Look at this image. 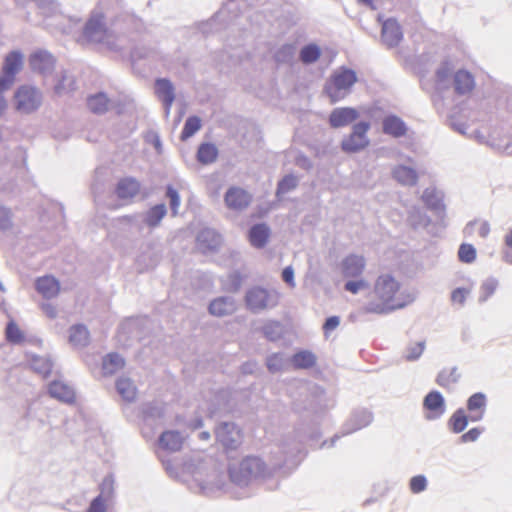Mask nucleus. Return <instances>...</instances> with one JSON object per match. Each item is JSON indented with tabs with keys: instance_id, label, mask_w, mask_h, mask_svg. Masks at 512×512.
<instances>
[{
	"instance_id": "1",
	"label": "nucleus",
	"mask_w": 512,
	"mask_h": 512,
	"mask_svg": "<svg viewBox=\"0 0 512 512\" xmlns=\"http://www.w3.org/2000/svg\"><path fill=\"white\" fill-rule=\"evenodd\" d=\"M400 290V283L391 274L378 276L374 285V293L378 301H369L364 306L366 313L385 315L407 305L400 296H396Z\"/></svg>"
},
{
	"instance_id": "2",
	"label": "nucleus",
	"mask_w": 512,
	"mask_h": 512,
	"mask_svg": "<svg viewBox=\"0 0 512 512\" xmlns=\"http://www.w3.org/2000/svg\"><path fill=\"white\" fill-rule=\"evenodd\" d=\"M230 480L237 486H247L254 478L265 477L268 473L266 463L257 456H247L238 464H229Z\"/></svg>"
},
{
	"instance_id": "3",
	"label": "nucleus",
	"mask_w": 512,
	"mask_h": 512,
	"mask_svg": "<svg viewBox=\"0 0 512 512\" xmlns=\"http://www.w3.org/2000/svg\"><path fill=\"white\" fill-rule=\"evenodd\" d=\"M356 71L346 66L335 70L325 82L323 92L328 96L330 102L335 104L342 100L350 92L352 86L357 82Z\"/></svg>"
},
{
	"instance_id": "4",
	"label": "nucleus",
	"mask_w": 512,
	"mask_h": 512,
	"mask_svg": "<svg viewBox=\"0 0 512 512\" xmlns=\"http://www.w3.org/2000/svg\"><path fill=\"white\" fill-rule=\"evenodd\" d=\"M328 408L326 393L323 388L318 385L309 386L300 397L295 399L292 409L302 416L317 417Z\"/></svg>"
},
{
	"instance_id": "5",
	"label": "nucleus",
	"mask_w": 512,
	"mask_h": 512,
	"mask_svg": "<svg viewBox=\"0 0 512 512\" xmlns=\"http://www.w3.org/2000/svg\"><path fill=\"white\" fill-rule=\"evenodd\" d=\"M244 302L246 308L253 314L275 308L279 303V293L276 290L255 285L247 289Z\"/></svg>"
},
{
	"instance_id": "6",
	"label": "nucleus",
	"mask_w": 512,
	"mask_h": 512,
	"mask_svg": "<svg viewBox=\"0 0 512 512\" xmlns=\"http://www.w3.org/2000/svg\"><path fill=\"white\" fill-rule=\"evenodd\" d=\"M215 437L229 458L243 443V432L234 422H220L215 428Z\"/></svg>"
},
{
	"instance_id": "7",
	"label": "nucleus",
	"mask_w": 512,
	"mask_h": 512,
	"mask_svg": "<svg viewBox=\"0 0 512 512\" xmlns=\"http://www.w3.org/2000/svg\"><path fill=\"white\" fill-rule=\"evenodd\" d=\"M110 36L103 13H93L82 30V43H103Z\"/></svg>"
},
{
	"instance_id": "8",
	"label": "nucleus",
	"mask_w": 512,
	"mask_h": 512,
	"mask_svg": "<svg viewBox=\"0 0 512 512\" xmlns=\"http://www.w3.org/2000/svg\"><path fill=\"white\" fill-rule=\"evenodd\" d=\"M370 127L371 125L368 121L355 123L351 133L341 141L340 147L342 151L352 154L364 150L370 144V140L367 136Z\"/></svg>"
},
{
	"instance_id": "9",
	"label": "nucleus",
	"mask_w": 512,
	"mask_h": 512,
	"mask_svg": "<svg viewBox=\"0 0 512 512\" xmlns=\"http://www.w3.org/2000/svg\"><path fill=\"white\" fill-rule=\"evenodd\" d=\"M22 65L23 57L21 53L13 51L6 56L2 67V75L0 76V94L12 86L15 76L21 70Z\"/></svg>"
},
{
	"instance_id": "10",
	"label": "nucleus",
	"mask_w": 512,
	"mask_h": 512,
	"mask_svg": "<svg viewBox=\"0 0 512 512\" xmlns=\"http://www.w3.org/2000/svg\"><path fill=\"white\" fill-rule=\"evenodd\" d=\"M16 109L22 113H30L41 104L40 92L31 86H20L15 93Z\"/></svg>"
},
{
	"instance_id": "11",
	"label": "nucleus",
	"mask_w": 512,
	"mask_h": 512,
	"mask_svg": "<svg viewBox=\"0 0 512 512\" xmlns=\"http://www.w3.org/2000/svg\"><path fill=\"white\" fill-rule=\"evenodd\" d=\"M223 243L222 235L213 228H203L196 236L197 248L203 254L216 253L221 248Z\"/></svg>"
},
{
	"instance_id": "12",
	"label": "nucleus",
	"mask_w": 512,
	"mask_h": 512,
	"mask_svg": "<svg viewBox=\"0 0 512 512\" xmlns=\"http://www.w3.org/2000/svg\"><path fill=\"white\" fill-rule=\"evenodd\" d=\"M423 408L427 411L425 415L426 420H438L446 411L445 398L439 391L432 390L425 395Z\"/></svg>"
},
{
	"instance_id": "13",
	"label": "nucleus",
	"mask_w": 512,
	"mask_h": 512,
	"mask_svg": "<svg viewBox=\"0 0 512 512\" xmlns=\"http://www.w3.org/2000/svg\"><path fill=\"white\" fill-rule=\"evenodd\" d=\"M374 419L373 412L368 408L359 407L354 409L345 424L343 434H351L369 426Z\"/></svg>"
},
{
	"instance_id": "14",
	"label": "nucleus",
	"mask_w": 512,
	"mask_h": 512,
	"mask_svg": "<svg viewBox=\"0 0 512 512\" xmlns=\"http://www.w3.org/2000/svg\"><path fill=\"white\" fill-rule=\"evenodd\" d=\"M421 200L437 218L443 219L446 216L444 194L436 187H427L422 193Z\"/></svg>"
},
{
	"instance_id": "15",
	"label": "nucleus",
	"mask_w": 512,
	"mask_h": 512,
	"mask_svg": "<svg viewBox=\"0 0 512 512\" xmlns=\"http://www.w3.org/2000/svg\"><path fill=\"white\" fill-rule=\"evenodd\" d=\"M403 39L401 25L395 18H388L382 23L381 40L383 44L391 49L397 47Z\"/></svg>"
},
{
	"instance_id": "16",
	"label": "nucleus",
	"mask_w": 512,
	"mask_h": 512,
	"mask_svg": "<svg viewBox=\"0 0 512 512\" xmlns=\"http://www.w3.org/2000/svg\"><path fill=\"white\" fill-rule=\"evenodd\" d=\"M252 201V196L243 188L231 186L227 189L224 195V202L226 206L235 211H242L246 209Z\"/></svg>"
},
{
	"instance_id": "17",
	"label": "nucleus",
	"mask_w": 512,
	"mask_h": 512,
	"mask_svg": "<svg viewBox=\"0 0 512 512\" xmlns=\"http://www.w3.org/2000/svg\"><path fill=\"white\" fill-rule=\"evenodd\" d=\"M359 117V112L353 107H338L331 111L328 123L331 128L338 129L345 127Z\"/></svg>"
},
{
	"instance_id": "18",
	"label": "nucleus",
	"mask_w": 512,
	"mask_h": 512,
	"mask_svg": "<svg viewBox=\"0 0 512 512\" xmlns=\"http://www.w3.org/2000/svg\"><path fill=\"white\" fill-rule=\"evenodd\" d=\"M382 132L393 138H402L407 135L408 126L405 121L396 114L390 113L382 119Z\"/></svg>"
},
{
	"instance_id": "19",
	"label": "nucleus",
	"mask_w": 512,
	"mask_h": 512,
	"mask_svg": "<svg viewBox=\"0 0 512 512\" xmlns=\"http://www.w3.org/2000/svg\"><path fill=\"white\" fill-rule=\"evenodd\" d=\"M247 236L251 246L262 249L269 242L271 229L265 222L256 223L249 228Z\"/></svg>"
},
{
	"instance_id": "20",
	"label": "nucleus",
	"mask_w": 512,
	"mask_h": 512,
	"mask_svg": "<svg viewBox=\"0 0 512 512\" xmlns=\"http://www.w3.org/2000/svg\"><path fill=\"white\" fill-rule=\"evenodd\" d=\"M235 300L231 296H220L213 299L208 305V311L216 317H224L235 312Z\"/></svg>"
},
{
	"instance_id": "21",
	"label": "nucleus",
	"mask_w": 512,
	"mask_h": 512,
	"mask_svg": "<svg viewBox=\"0 0 512 512\" xmlns=\"http://www.w3.org/2000/svg\"><path fill=\"white\" fill-rule=\"evenodd\" d=\"M364 268L365 259L360 255L349 254L341 262V271L344 277H358L362 274Z\"/></svg>"
},
{
	"instance_id": "22",
	"label": "nucleus",
	"mask_w": 512,
	"mask_h": 512,
	"mask_svg": "<svg viewBox=\"0 0 512 512\" xmlns=\"http://www.w3.org/2000/svg\"><path fill=\"white\" fill-rule=\"evenodd\" d=\"M392 178L402 186L413 187L418 183L417 171L407 165H396L391 172Z\"/></svg>"
},
{
	"instance_id": "23",
	"label": "nucleus",
	"mask_w": 512,
	"mask_h": 512,
	"mask_svg": "<svg viewBox=\"0 0 512 512\" xmlns=\"http://www.w3.org/2000/svg\"><path fill=\"white\" fill-rule=\"evenodd\" d=\"M29 64L33 71L48 74L54 68L55 59L47 52L38 51L30 56Z\"/></svg>"
},
{
	"instance_id": "24",
	"label": "nucleus",
	"mask_w": 512,
	"mask_h": 512,
	"mask_svg": "<svg viewBox=\"0 0 512 512\" xmlns=\"http://www.w3.org/2000/svg\"><path fill=\"white\" fill-rule=\"evenodd\" d=\"M35 287L37 292L47 299L56 297L61 289L59 281L51 275L37 278Z\"/></svg>"
},
{
	"instance_id": "25",
	"label": "nucleus",
	"mask_w": 512,
	"mask_h": 512,
	"mask_svg": "<svg viewBox=\"0 0 512 512\" xmlns=\"http://www.w3.org/2000/svg\"><path fill=\"white\" fill-rule=\"evenodd\" d=\"M140 192V184L134 178L126 177L121 179L115 188L118 199L128 201Z\"/></svg>"
},
{
	"instance_id": "26",
	"label": "nucleus",
	"mask_w": 512,
	"mask_h": 512,
	"mask_svg": "<svg viewBox=\"0 0 512 512\" xmlns=\"http://www.w3.org/2000/svg\"><path fill=\"white\" fill-rule=\"evenodd\" d=\"M48 392L52 398H55L61 402L68 404L75 402L76 396L74 390L61 381L51 382L48 387Z\"/></svg>"
},
{
	"instance_id": "27",
	"label": "nucleus",
	"mask_w": 512,
	"mask_h": 512,
	"mask_svg": "<svg viewBox=\"0 0 512 512\" xmlns=\"http://www.w3.org/2000/svg\"><path fill=\"white\" fill-rule=\"evenodd\" d=\"M125 359L116 352L106 354L101 363V371L104 376H112L125 367Z\"/></svg>"
},
{
	"instance_id": "28",
	"label": "nucleus",
	"mask_w": 512,
	"mask_h": 512,
	"mask_svg": "<svg viewBox=\"0 0 512 512\" xmlns=\"http://www.w3.org/2000/svg\"><path fill=\"white\" fill-rule=\"evenodd\" d=\"M265 365L269 373H281L289 370L290 357L284 352H275L266 357Z\"/></svg>"
},
{
	"instance_id": "29",
	"label": "nucleus",
	"mask_w": 512,
	"mask_h": 512,
	"mask_svg": "<svg viewBox=\"0 0 512 512\" xmlns=\"http://www.w3.org/2000/svg\"><path fill=\"white\" fill-rule=\"evenodd\" d=\"M453 85L457 94L464 95L473 90L475 87V80L469 71L460 69L454 74Z\"/></svg>"
},
{
	"instance_id": "30",
	"label": "nucleus",
	"mask_w": 512,
	"mask_h": 512,
	"mask_svg": "<svg viewBox=\"0 0 512 512\" xmlns=\"http://www.w3.org/2000/svg\"><path fill=\"white\" fill-rule=\"evenodd\" d=\"M295 438L291 446L288 443V439H285L282 443L281 449L284 454L285 464L295 459L303 450L302 444L305 441V436L298 429L295 431Z\"/></svg>"
},
{
	"instance_id": "31",
	"label": "nucleus",
	"mask_w": 512,
	"mask_h": 512,
	"mask_svg": "<svg viewBox=\"0 0 512 512\" xmlns=\"http://www.w3.org/2000/svg\"><path fill=\"white\" fill-rule=\"evenodd\" d=\"M407 222L413 229L426 228L430 225L431 219L419 206L413 205L408 209Z\"/></svg>"
},
{
	"instance_id": "32",
	"label": "nucleus",
	"mask_w": 512,
	"mask_h": 512,
	"mask_svg": "<svg viewBox=\"0 0 512 512\" xmlns=\"http://www.w3.org/2000/svg\"><path fill=\"white\" fill-rule=\"evenodd\" d=\"M316 356L309 350H300L290 357V366L294 369H310L316 365Z\"/></svg>"
},
{
	"instance_id": "33",
	"label": "nucleus",
	"mask_w": 512,
	"mask_h": 512,
	"mask_svg": "<svg viewBox=\"0 0 512 512\" xmlns=\"http://www.w3.org/2000/svg\"><path fill=\"white\" fill-rule=\"evenodd\" d=\"M69 343L76 347H85L90 342V333L86 326L76 324L69 329Z\"/></svg>"
},
{
	"instance_id": "34",
	"label": "nucleus",
	"mask_w": 512,
	"mask_h": 512,
	"mask_svg": "<svg viewBox=\"0 0 512 512\" xmlns=\"http://www.w3.org/2000/svg\"><path fill=\"white\" fill-rule=\"evenodd\" d=\"M219 151L214 143H201L196 152V159L202 165L212 164L217 160Z\"/></svg>"
},
{
	"instance_id": "35",
	"label": "nucleus",
	"mask_w": 512,
	"mask_h": 512,
	"mask_svg": "<svg viewBox=\"0 0 512 512\" xmlns=\"http://www.w3.org/2000/svg\"><path fill=\"white\" fill-rule=\"evenodd\" d=\"M185 437L177 430L162 431V450H181Z\"/></svg>"
},
{
	"instance_id": "36",
	"label": "nucleus",
	"mask_w": 512,
	"mask_h": 512,
	"mask_svg": "<svg viewBox=\"0 0 512 512\" xmlns=\"http://www.w3.org/2000/svg\"><path fill=\"white\" fill-rule=\"evenodd\" d=\"M116 390L121 398L126 402H132L136 399L138 391L134 382L128 377H120L117 379Z\"/></svg>"
},
{
	"instance_id": "37",
	"label": "nucleus",
	"mask_w": 512,
	"mask_h": 512,
	"mask_svg": "<svg viewBox=\"0 0 512 512\" xmlns=\"http://www.w3.org/2000/svg\"><path fill=\"white\" fill-rule=\"evenodd\" d=\"M263 336L270 342H276L284 336V325L277 320H268L261 327Z\"/></svg>"
},
{
	"instance_id": "38",
	"label": "nucleus",
	"mask_w": 512,
	"mask_h": 512,
	"mask_svg": "<svg viewBox=\"0 0 512 512\" xmlns=\"http://www.w3.org/2000/svg\"><path fill=\"white\" fill-rule=\"evenodd\" d=\"M469 418L463 408H458L447 422L448 428L455 434L463 432L468 426Z\"/></svg>"
},
{
	"instance_id": "39",
	"label": "nucleus",
	"mask_w": 512,
	"mask_h": 512,
	"mask_svg": "<svg viewBox=\"0 0 512 512\" xmlns=\"http://www.w3.org/2000/svg\"><path fill=\"white\" fill-rule=\"evenodd\" d=\"M5 339L10 344H22L25 342V332L14 319H10L5 328Z\"/></svg>"
},
{
	"instance_id": "40",
	"label": "nucleus",
	"mask_w": 512,
	"mask_h": 512,
	"mask_svg": "<svg viewBox=\"0 0 512 512\" xmlns=\"http://www.w3.org/2000/svg\"><path fill=\"white\" fill-rule=\"evenodd\" d=\"M321 53V48L318 44L308 43L300 49L299 60L304 65H311L319 60Z\"/></svg>"
},
{
	"instance_id": "41",
	"label": "nucleus",
	"mask_w": 512,
	"mask_h": 512,
	"mask_svg": "<svg viewBox=\"0 0 512 512\" xmlns=\"http://www.w3.org/2000/svg\"><path fill=\"white\" fill-rule=\"evenodd\" d=\"M202 127V120L197 115H190L186 118L182 128L180 139L186 141L194 136Z\"/></svg>"
},
{
	"instance_id": "42",
	"label": "nucleus",
	"mask_w": 512,
	"mask_h": 512,
	"mask_svg": "<svg viewBox=\"0 0 512 512\" xmlns=\"http://www.w3.org/2000/svg\"><path fill=\"white\" fill-rule=\"evenodd\" d=\"M295 53V44L285 43L275 51L273 58L278 64H290L294 60Z\"/></svg>"
},
{
	"instance_id": "43",
	"label": "nucleus",
	"mask_w": 512,
	"mask_h": 512,
	"mask_svg": "<svg viewBox=\"0 0 512 512\" xmlns=\"http://www.w3.org/2000/svg\"><path fill=\"white\" fill-rule=\"evenodd\" d=\"M87 106L92 113L103 114L108 110L109 99L105 94L98 93L87 99Z\"/></svg>"
},
{
	"instance_id": "44",
	"label": "nucleus",
	"mask_w": 512,
	"mask_h": 512,
	"mask_svg": "<svg viewBox=\"0 0 512 512\" xmlns=\"http://www.w3.org/2000/svg\"><path fill=\"white\" fill-rule=\"evenodd\" d=\"M298 178L294 174H286L283 176L277 183L276 188V197L278 199H281V197L294 189L298 186Z\"/></svg>"
},
{
	"instance_id": "45",
	"label": "nucleus",
	"mask_w": 512,
	"mask_h": 512,
	"mask_svg": "<svg viewBox=\"0 0 512 512\" xmlns=\"http://www.w3.org/2000/svg\"><path fill=\"white\" fill-rule=\"evenodd\" d=\"M175 100V89L170 79L162 77V104L165 107L166 114L170 112V107Z\"/></svg>"
},
{
	"instance_id": "46",
	"label": "nucleus",
	"mask_w": 512,
	"mask_h": 512,
	"mask_svg": "<svg viewBox=\"0 0 512 512\" xmlns=\"http://www.w3.org/2000/svg\"><path fill=\"white\" fill-rule=\"evenodd\" d=\"M426 347L424 340L418 342H410L404 352V359L408 362L417 361L423 354Z\"/></svg>"
},
{
	"instance_id": "47",
	"label": "nucleus",
	"mask_w": 512,
	"mask_h": 512,
	"mask_svg": "<svg viewBox=\"0 0 512 512\" xmlns=\"http://www.w3.org/2000/svg\"><path fill=\"white\" fill-rule=\"evenodd\" d=\"M487 397L483 392H476L472 394L466 401V408L468 412L486 411Z\"/></svg>"
},
{
	"instance_id": "48",
	"label": "nucleus",
	"mask_w": 512,
	"mask_h": 512,
	"mask_svg": "<svg viewBox=\"0 0 512 512\" xmlns=\"http://www.w3.org/2000/svg\"><path fill=\"white\" fill-rule=\"evenodd\" d=\"M459 379L460 374L457 372V367H453L450 371L441 370L436 377V383L441 387H448L450 383H457Z\"/></svg>"
},
{
	"instance_id": "49",
	"label": "nucleus",
	"mask_w": 512,
	"mask_h": 512,
	"mask_svg": "<svg viewBox=\"0 0 512 512\" xmlns=\"http://www.w3.org/2000/svg\"><path fill=\"white\" fill-rule=\"evenodd\" d=\"M31 366L43 378L50 376L53 368L52 362L44 357H34L31 360Z\"/></svg>"
},
{
	"instance_id": "50",
	"label": "nucleus",
	"mask_w": 512,
	"mask_h": 512,
	"mask_svg": "<svg viewBox=\"0 0 512 512\" xmlns=\"http://www.w3.org/2000/svg\"><path fill=\"white\" fill-rule=\"evenodd\" d=\"M223 28V25L218 22V13L212 16L207 21L199 23L198 29L204 36L219 32Z\"/></svg>"
},
{
	"instance_id": "51",
	"label": "nucleus",
	"mask_w": 512,
	"mask_h": 512,
	"mask_svg": "<svg viewBox=\"0 0 512 512\" xmlns=\"http://www.w3.org/2000/svg\"><path fill=\"white\" fill-rule=\"evenodd\" d=\"M162 466L166 473L175 480H182L183 464L180 461L164 460L162 458Z\"/></svg>"
},
{
	"instance_id": "52",
	"label": "nucleus",
	"mask_w": 512,
	"mask_h": 512,
	"mask_svg": "<svg viewBox=\"0 0 512 512\" xmlns=\"http://www.w3.org/2000/svg\"><path fill=\"white\" fill-rule=\"evenodd\" d=\"M158 411L157 408L152 407H145L142 410V426L141 430L145 437L149 436L150 434V426L154 422V418L157 417Z\"/></svg>"
},
{
	"instance_id": "53",
	"label": "nucleus",
	"mask_w": 512,
	"mask_h": 512,
	"mask_svg": "<svg viewBox=\"0 0 512 512\" xmlns=\"http://www.w3.org/2000/svg\"><path fill=\"white\" fill-rule=\"evenodd\" d=\"M477 252L472 244L462 243L458 249V258L462 263L470 264L475 261Z\"/></svg>"
},
{
	"instance_id": "54",
	"label": "nucleus",
	"mask_w": 512,
	"mask_h": 512,
	"mask_svg": "<svg viewBox=\"0 0 512 512\" xmlns=\"http://www.w3.org/2000/svg\"><path fill=\"white\" fill-rule=\"evenodd\" d=\"M498 281L495 278H488L486 279L480 288V296H479V302L483 303L487 301V299L492 296L497 289Z\"/></svg>"
},
{
	"instance_id": "55",
	"label": "nucleus",
	"mask_w": 512,
	"mask_h": 512,
	"mask_svg": "<svg viewBox=\"0 0 512 512\" xmlns=\"http://www.w3.org/2000/svg\"><path fill=\"white\" fill-rule=\"evenodd\" d=\"M165 197L169 201L172 216H176L178 214V208L180 206V195L178 191L175 188H173L172 185H167Z\"/></svg>"
},
{
	"instance_id": "56",
	"label": "nucleus",
	"mask_w": 512,
	"mask_h": 512,
	"mask_svg": "<svg viewBox=\"0 0 512 512\" xmlns=\"http://www.w3.org/2000/svg\"><path fill=\"white\" fill-rule=\"evenodd\" d=\"M427 478L425 475L419 474L413 476L409 480L410 491L414 494H419L427 489Z\"/></svg>"
},
{
	"instance_id": "57",
	"label": "nucleus",
	"mask_w": 512,
	"mask_h": 512,
	"mask_svg": "<svg viewBox=\"0 0 512 512\" xmlns=\"http://www.w3.org/2000/svg\"><path fill=\"white\" fill-rule=\"evenodd\" d=\"M451 73H452V68L450 66L449 61H447V60L442 61L435 72L437 83L440 84V83L448 80Z\"/></svg>"
},
{
	"instance_id": "58",
	"label": "nucleus",
	"mask_w": 512,
	"mask_h": 512,
	"mask_svg": "<svg viewBox=\"0 0 512 512\" xmlns=\"http://www.w3.org/2000/svg\"><path fill=\"white\" fill-rule=\"evenodd\" d=\"M228 283L231 292H238L243 283L242 274L237 270L233 271L232 273L229 274Z\"/></svg>"
},
{
	"instance_id": "59",
	"label": "nucleus",
	"mask_w": 512,
	"mask_h": 512,
	"mask_svg": "<svg viewBox=\"0 0 512 512\" xmlns=\"http://www.w3.org/2000/svg\"><path fill=\"white\" fill-rule=\"evenodd\" d=\"M483 431L484 428L481 427L471 428L460 436L459 443L475 442L480 437Z\"/></svg>"
},
{
	"instance_id": "60",
	"label": "nucleus",
	"mask_w": 512,
	"mask_h": 512,
	"mask_svg": "<svg viewBox=\"0 0 512 512\" xmlns=\"http://www.w3.org/2000/svg\"><path fill=\"white\" fill-rule=\"evenodd\" d=\"M368 283L364 279L348 280L344 284V289L352 294H357L361 289L366 288Z\"/></svg>"
},
{
	"instance_id": "61",
	"label": "nucleus",
	"mask_w": 512,
	"mask_h": 512,
	"mask_svg": "<svg viewBox=\"0 0 512 512\" xmlns=\"http://www.w3.org/2000/svg\"><path fill=\"white\" fill-rule=\"evenodd\" d=\"M340 324V317L333 315L329 316L325 319L322 329L324 332V335L328 337L329 333L333 330H335Z\"/></svg>"
},
{
	"instance_id": "62",
	"label": "nucleus",
	"mask_w": 512,
	"mask_h": 512,
	"mask_svg": "<svg viewBox=\"0 0 512 512\" xmlns=\"http://www.w3.org/2000/svg\"><path fill=\"white\" fill-rule=\"evenodd\" d=\"M469 293H470V291L468 289H466L464 287H458L452 291L451 300L454 303H458L461 306H463L466 301V297Z\"/></svg>"
},
{
	"instance_id": "63",
	"label": "nucleus",
	"mask_w": 512,
	"mask_h": 512,
	"mask_svg": "<svg viewBox=\"0 0 512 512\" xmlns=\"http://www.w3.org/2000/svg\"><path fill=\"white\" fill-rule=\"evenodd\" d=\"M11 226V211L6 207L0 206V229L5 230Z\"/></svg>"
},
{
	"instance_id": "64",
	"label": "nucleus",
	"mask_w": 512,
	"mask_h": 512,
	"mask_svg": "<svg viewBox=\"0 0 512 512\" xmlns=\"http://www.w3.org/2000/svg\"><path fill=\"white\" fill-rule=\"evenodd\" d=\"M160 222V206L156 205L151 208L146 217V223L150 227H155Z\"/></svg>"
}]
</instances>
